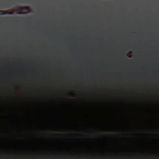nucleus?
I'll use <instances>...</instances> for the list:
<instances>
[{"mask_svg": "<svg viewBox=\"0 0 159 159\" xmlns=\"http://www.w3.org/2000/svg\"><path fill=\"white\" fill-rule=\"evenodd\" d=\"M136 131H140L139 129V128H138L137 127H136Z\"/></svg>", "mask_w": 159, "mask_h": 159, "instance_id": "nucleus-6", "label": "nucleus"}, {"mask_svg": "<svg viewBox=\"0 0 159 159\" xmlns=\"http://www.w3.org/2000/svg\"><path fill=\"white\" fill-rule=\"evenodd\" d=\"M17 13L18 14H25L26 13L25 12H22V11H21V12H17Z\"/></svg>", "mask_w": 159, "mask_h": 159, "instance_id": "nucleus-4", "label": "nucleus"}, {"mask_svg": "<svg viewBox=\"0 0 159 159\" xmlns=\"http://www.w3.org/2000/svg\"><path fill=\"white\" fill-rule=\"evenodd\" d=\"M131 54V52L130 51V57H129L130 58L131 57V56H130Z\"/></svg>", "mask_w": 159, "mask_h": 159, "instance_id": "nucleus-8", "label": "nucleus"}, {"mask_svg": "<svg viewBox=\"0 0 159 159\" xmlns=\"http://www.w3.org/2000/svg\"><path fill=\"white\" fill-rule=\"evenodd\" d=\"M140 110H141V109L139 107H137V111H140Z\"/></svg>", "mask_w": 159, "mask_h": 159, "instance_id": "nucleus-5", "label": "nucleus"}, {"mask_svg": "<svg viewBox=\"0 0 159 159\" xmlns=\"http://www.w3.org/2000/svg\"><path fill=\"white\" fill-rule=\"evenodd\" d=\"M128 57H129V53L128 52L127 55Z\"/></svg>", "mask_w": 159, "mask_h": 159, "instance_id": "nucleus-7", "label": "nucleus"}, {"mask_svg": "<svg viewBox=\"0 0 159 159\" xmlns=\"http://www.w3.org/2000/svg\"><path fill=\"white\" fill-rule=\"evenodd\" d=\"M137 135L138 136V137L139 138V134H137Z\"/></svg>", "mask_w": 159, "mask_h": 159, "instance_id": "nucleus-9", "label": "nucleus"}, {"mask_svg": "<svg viewBox=\"0 0 159 159\" xmlns=\"http://www.w3.org/2000/svg\"><path fill=\"white\" fill-rule=\"evenodd\" d=\"M129 21V18L128 17H128H127V49H129V27L128 23Z\"/></svg>", "mask_w": 159, "mask_h": 159, "instance_id": "nucleus-1", "label": "nucleus"}, {"mask_svg": "<svg viewBox=\"0 0 159 159\" xmlns=\"http://www.w3.org/2000/svg\"><path fill=\"white\" fill-rule=\"evenodd\" d=\"M0 13L1 15L10 14L13 15L14 14L13 11L9 12L8 11H0Z\"/></svg>", "mask_w": 159, "mask_h": 159, "instance_id": "nucleus-2", "label": "nucleus"}, {"mask_svg": "<svg viewBox=\"0 0 159 159\" xmlns=\"http://www.w3.org/2000/svg\"><path fill=\"white\" fill-rule=\"evenodd\" d=\"M129 39H130V37Z\"/></svg>", "mask_w": 159, "mask_h": 159, "instance_id": "nucleus-11", "label": "nucleus"}, {"mask_svg": "<svg viewBox=\"0 0 159 159\" xmlns=\"http://www.w3.org/2000/svg\"><path fill=\"white\" fill-rule=\"evenodd\" d=\"M139 103V104L140 105H141V103Z\"/></svg>", "mask_w": 159, "mask_h": 159, "instance_id": "nucleus-10", "label": "nucleus"}, {"mask_svg": "<svg viewBox=\"0 0 159 159\" xmlns=\"http://www.w3.org/2000/svg\"><path fill=\"white\" fill-rule=\"evenodd\" d=\"M129 20H130V18L129 19Z\"/></svg>", "mask_w": 159, "mask_h": 159, "instance_id": "nucleus-12", "label": "nucleus"}, {"mask_svg": "<svg viewBox=\"0 0 159 159\" xmlns=\"http://www.w3.org/2000/svg\"><path fill=\"white\" fill-rule=\"evenodd\" d=\"M23 9H26V10H27L28 11H30V7H27V6L24 7H23Z\"/></svg>", "mask_w": 159, "mask_h": 159, "instance_id": "nucleus-3", "label": "nucleus"}]
</instances>
